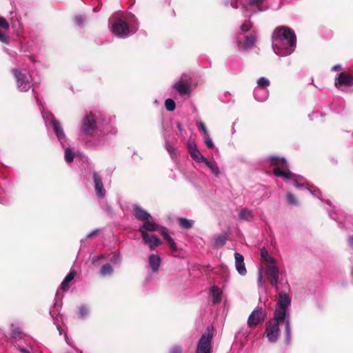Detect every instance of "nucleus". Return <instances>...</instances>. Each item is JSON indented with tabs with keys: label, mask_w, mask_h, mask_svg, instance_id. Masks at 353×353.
I'll use <instances>...</instances> for the list:
<instances>
[{
	"label": "nucleus",
	"mask_w": 353,
	"mask_h": 353,
	"mask_svg": "<svg viewBox=\"0 0 353 353\" xmlns=\"http://www.w3.org/2000/svg\"><path fill=\"white\" fill-rule=\"evenodd\" d=\"M35 99H36V100H37V103H38L39 105H41V104L40 99H39V97H38L37 95H36V96H35Z\"/></svg>",
	"instance_id": "nucleus-62"
},
{
	"label": "nucleus",
	"mask_w": 353,
	"mask_h": 353,
	"mask_svg": "<svg viewBox=\"0 0 353 353\" xmlns=\"http://www.w3.org/2000/svg\"><path fill=\"white\" fill-rule=\"evenodd\" d=\"M165 148L169 154L170 155L171 158H174L175 155V148L174 145L170 143L167 139H165Z\"/></svg>",
	"instance_id": "nucleus-35"
},
{
	"label": "nucleus",
	"mask_w": 353,
	"mask_h": 353,
	"mask_svg": "<svg viewBox=\"0 0 353 353\" xmlns=\"http://www.w3.org/2000/svg\"><path fill=\"white\" fill-rule=\"evenodd\" d=\"M7 203H8V201L6 199H0V203L6 204Z\"/></svg>",
	"instance_id": "nucleus-61"
},
{
	"label": "nucleus",
	"mask_w": 353,
	"mask_h": 353,
	"mask_svg": "<svg viewBox=\"0 0 353 353\" xmlns=\"http://www.w3.org/2000/svg\"><path fill=\"white\" fill-rule=\"evenodd\" d=\"M99 232V229L94 230L92 232L88 233L87 234V237L88 238H90V237H92V236H93L94 235H97Z\"/></svg>",
	"instance_id": "nucleus-57"
},
{
	"label": "nucleus",
	"mask_w": 353,
	"mask_h": 353,
	"mask_svg": "<svg viewBox=\"0 0 353 353\" xmlns=\"http://www.w3.org/2000/svg\"><path fill=\"white\" fill-rule=\"evenodd\" d=\"M265 163L274 168L273 172L276 176L282 177L285 181H292V185L296 188L305 187L313 196L321 199L322 194L320 190L312 185L310 186L303 176L290 172L285 159L272 156L265 159Z\"/></svg>",
	"instance_id": "nucleus-1"
},
{
	"label": "nucleus",
	"mask_w": 353,
	"mask_h": 353,
	"mask_svg": "<svg viewBox=\"0 0 353 353\" xmlns=\"http://www.w3.org/2000/svg\"><path fill=\"white\" fill-rule=\"evenodd\" d=\"M141 236L144 243L149 245L151 250H155L161 243V240L154 234H144Z\"/></svg>",
	"instance_id": "nucleus-18"
},
{
	"label": "nucleus",
	"mask_w": 353,
	"mask_h": 353,
	"mask_svg": "<svg viewBox=\"0 0 353 353\" xmlns=\"http://www.w3.org/2000/svg\"><path fill=\"white\" fill-rule=\"evenodd\" d=\"M267 316V312L261 306H257L249 315L248 325L252 328L263 322Z\"/></svg>",
	"instance_id": "nucleus-11"
},
{
	"label": "nucleus",
	"mask_w": 353,
	"mask_h": 353,
	"mask_svg": "<svg viewBox=\"0 0 353 353\" xmlns=\"http://www.w3.org/2000/svg\"><path fill=\"white\" fill-rule=\"evenodd\" d=\"M211 170V172L216 176H219L220 175V170L215 162L210 161L208 160L207 159L203 162Z\"/></svg>",
	"instance_id": "nucleus-26"
},
{
	"label": "nucleus",
	"mask_w": 353,
	"mask_h": 353,
	"mask_svg": "<svg viewBox=\"0 0 353 353\" xmlns=\"http://www.w3.org/2000/svg\"><path fill=\"white\" fill-rule=\"evenodd\" d=\"M43 119H51V123L53 125L54 132H55L58 140L63 148H65L64 159L66 162L71 163L74 159V154L68 143V139L64 133L63 128L58 120H57L50 112H42Z\"/></svg>",
	"instance_id": "nucleus-4"
},
{
	"label": "nucleus",
	"mask_w": 353,
	"mask_h": 353,
	"mask_svg": "<svg viewBox=\"0 0 353 353\" xmlns=\"http://www.w3.org/2000/svg\"><path fill=\"white\" fill-rule=\"evenodd\" d=\"M74 20L77 26H81L84 23L85 17L83 15H77L74 17Z\"/></svg>",
	"instance_id": "nucleus-40"
},
{
	"label": "nucleus",
	"mask_w": 353,
	"mask_h": 353,
	"mask_svg": "<svg viewBox=\"0 0 353 353\" xmlns=\"http://www.w3.org/2000/svg\"><path fill=\"white\" fill-rule=\"evenodd\" d=\"M148 263L152 271L157 272L161 263V259L159 255L151 254L148 257Z\"/></svg>",
	"instance_id": "nucleus-21"
},
{
	"label": "nucleus",
	"mask_w": 353,
	"mask_h": 353,
	"mask_svg": "<svg viewBox=\"0 0 353 353\" xmlns=\"http://www.w3.org/2000/svg\"><path fill=\"white\" fill-rule=\"evenodd\" d=\"M241 3L242 12L245 17H250L253 14L257 12L265 11L268 8L266 5V0H249L248 5L243 0H226L225 5L230 6L234 8H238V3Z\"/></svg>",
	"instance_id": "nucleus-5"
},
{
	"label": "nucleus",
	"mask_w": 353,
	"mask_h": 353,
	"mask_svg": "<svg viewBox=\"0 0 353 353\" xmlns=\"http://www.w3.org/2000/svg\"><path fill=\"white\" fill-rule=\"evenodd\" d=\"M214 327H208L199 340L196 353H211Z\"/></svg>",
	"instance_id": "nucleus-9"
},
{
	"label": "nucleus",
	"mask_w": 353,
	"mask_h": 353,
	"mask_svg": "<svg viewBox=\"0 0 353 353\" xmlns=\"http://www.w3.org/2000/svg\"><path fill=\"white\" fill-rule=\"evenodd\" d=\"M89 314V309L86 305H82L79 307L78 316L80 319H85Z\"/></svg>",
	"instance_id": "nucleus-34"
},
{
	"label": "nucleus",
	"mask_w": 353,
	"mask_h": 353,
	"mask_svg": "<svg viewBox=\"0 0 353 353\" xmlns=\"http://www.w3.org/2000/svg\"><path fill=\"white\" fill-rule=\"evenodd\" d=\"M178 223L184 229H189L193 225V221L185 218H179Z\"/></svg>",
	"instance_id": "nucleus-31"
},
{
	"label": "nucleus",
	"mask_w": 353,
	"mask_h": 353,
	"mask_svg": "<svg viewBox=\"0 0 353 353\" xmlns=\"http://www.w3.org/2000/svg\"><path fill=\"white\" fill-rule=\"evenodd\" d=\"M133 210L136 219L139 221H145L151 218L150 214L139 205H134Z\"/></svg>",
	"instance_id": "nucleus-19"
},
{
	"label": "nucleus",
	"mask_w": 353,
	"mask_h": 353,
	"mask_svg": "<svg viewBox=\"0 0 353 353\" xmlns=\"http://www.w3.org/2000/svg\"><path fill=\"white\" fill-rule=\"evenodd\" d=\"M172 87L181 96L190 94L191 92V77L189 74H183Z\"/></svg>",
	"instance_id": "nucleus-10"
},
{
	"label": "nucleus",
	"mask_w": 353,
	"mask_h": 353,
	"mask_svg": "<svg viewBox=\"0 0 353 353\" xmlns=\"http://www.w3.org/2000/svg\"><path fill=\"white\" fill-rule=\"evenodd\" d=\"M257 86L256 88H263L264 89H267V88L270 85V81L265 77H260L257 81Z\"/></svg>",
	"instance_id": "nucleus-33"
},
{
	"label": "nucleus",
	"mask_w": 353,
	"mask_h": 353,
	"mask_svg": "<svg viewBox=\"0 0 353 353\" xmlns=\"http://www.w3.org/2000/svg\"><path fill=\"white\" fill-rule=\"evenodd\" d=\"M349 245L353 249V236L349 238Z\"/></svg>",
	"instance_id": "nucleus-59"
},
{
	"label": "nucleus",
	"mask_w": 353,
	"mask_h": 353,
	"mask_svg": "<svg viewBox=\"0 0 353 353\" xmlns=\"http://www.w3.org/2000/svg\"><path fill=\"white\" fill-rule=\"evenodd\" d=\"M19 350L22 352V353H32V348L30 349H27V348H25V347H20L19 345H17Z\"/></svg>",
	"instance_id": "nucleus-55"
},
{
	"label": "nucleus",
	"mask_w": 353,
	"mask_h": 353,
	"mask_svg": "<svg viewBox=\"0 0 353 353\" xmlns=\"http://www.w3.org/2000/svg\"><path fill=\"white\" fill-rule=\"evenodd\" d=\"M239 217L240 220L250 221L253 217L252 211L247 208H244L239 213Z\"/></svg>",
	"instance_id": "nucleus-27"
},
{
	"label": "nucleus",
	"mask_w": 353,
	"mask_h": 353,
	"mask_svg": "<svg viewBox=\"0 0 353 353\" xmlns=\"http://www.w3.org/2000/svg\"><path fill=\"white\" fill-rule=\"evenodd\" d=\"M290 303L291 299L290 296L286 293L281 292L279 294V299L276 304L277 307L274 312V316H276V319L285 320V335L287 344L290 343L292 338L290 315L288 309Z\"/></svg>",
	"instance_id": "nucleus-3"
},
{
	"label": "nucleus",
	"mask_w": 353,
	"mask_h": 353,
	"mask_svg": "<svg viewBox=\"0 0 353 353\" xmlns=\"http://www.w3.org/2000/svg\"><path fill=\"white\" fill-rule=\"evenodd\" d=\"M159 225L154 221H150V219L145 221L143 224L140 225L139 231L141 232V236L144 234H148V231L154 232L159 230Z\"/></svg>",
	"instance_id": "nucleus-17"
},
{
	"label": "nucleus",
	"mask_w": 353,
	"mask_h": 353,
	"mask_svg": "<svg viewBox=\"0 0 353 353\" xmlns=\"http://www.w3.org/2000/svg\"><path fill=\"white\" fill-rule=\"evenodd\" d=\"M77 353H83L81 350L76 349Z\"/></svg>",
	"instance_id": "nucleus-64"
},
{
	"label": "nucleus",
	"mask_w": 353,
	"mask_h": 353,
	"mask_svg": "<svg viewBox=\"0 0 353 353\" xmlns=\"http://www.w3.org/2000/svg\"><path fill=\"white\" fill-rule=\"evenodd\" d=\"M97 129V123L92 112L85 115L82 120L81 133L83 135H92Z\"/></svg>",
	"instance_id": "nucleus-12"
},
{
	"label": "nucleus",
	"mask_w": 353,
	"mask_h": 353,
	"mask_svg": "<svg viewBox=\"0 0 353 353\" xmlns=\"http://www.w3.org/2000/svg\"><path fill=\"white\" fill-rule=\"evenodd\" d=\"M176 127H177V128H178L179 131L180 132H182V130H183V129H182V125H181V124L179 122H177V123H176Z\"/></svg>",
	"instance_id": "nucleus-60"
},
{
	"label": "nucleus",
	"mask_w": 353,
	"mask_h": 353,
	"mask_svg": "<svg viewBox=\"0 0 353 353\" xmlns=\"http://www.w3.org/2000/svg\"><path fill=\"white\" fill-rule=\"evenodd\" d=\"M260 256L261 259L263 261H265L270 264H275L276 263V259L269 255L268 252L265 247L262 248L260 250Z\"/></svg>",
	"instance_id": "nucleus-24"
},
{
	"label": "nucleus",
	"mask_w": 353,
	"mask_h": 353,
	"mask_svg": "<svg viewBox=\"0 0 353 353\" xmlns=\"http://www.w3.org/2000/svg\"><path fill=\"white\" fill-rule=\"evenodd\" d=\"M12 72L16 79L18 90L21 92L28 91L32 85L31 75L23 70L13 69Z\"/></svg>",
	"instance_id": "nucleus-7"
},
{
	"label": "nucleus",
	"mask_w": 353,
	"mask_h": 353,
	"mask_svg": "<svg viewBox=\"0 0 353 353\" xmlns=\"http://www.w3.org/2000/svg\"><path fill=\"white\" fill-rule=\"evenodd\" d=\"M158 231L161 232V234L163 236V237L165 239L168 238V235H170V234H169L166 228H165L163 226H159V228Z\"/></svg>",
	"instance_id": "nucleus-49"
},
{
	"label": "nucleus",
	"mask_w": 353,
	"mask_h": 353,
	"mask_svg": "<svg viewBox=\"0 0 353 353\" xmlns=\"http://www.w3.org/2000/svg\"><path fill=\"white\" fill-rule=\"evenodd\" d=\"M235 268L238 273L241 276H245L247 274V270L244 263V257L242 254L235 252Z\"/></svg>",
	"instance_id": "nucleus-16"
},
{
	"label": "nucleus",
	"mask_w": 353,
	"mask_h": 353,
	"mask_svg": "<svg viewBox=\"0 0 353 353\" xmlns=\"http://www.w3.org/2000/svg\"><path fill=\"white\" fill-rule=\"evenodd\" d=\"M226 239H227L226 234H222L217 235L214 239L213 245L216 248L223 247L225 243Z\"/></svg>",
	"instance_id": "nucleus-25"
},
{
	"label": "nucleus",
	"mask_w": 353,
	"mask_h": 353,
	"mask_svg": "<svg viewBox=\"0 0 353 353\" xmlns=\"http://www.w3.org/2000/svg\"><path fill=\"white\" fill-rule=\"evenodd\" d=\"M264 283L265 282L262 275V270L260 269L258 274V284L259 286H263L264 285Z\"/></svg>",
	"instance_id": "nucleus-51"
},
{
	"label": "nucleus",
	"mask_w": 353,
	"mask_h": 353,
	"mask_svg": "<svg viewBox=\"0 0 353 353\" xmlns=\"http://www.w3.org/2000/svg\"><path fill=\"white\" fill-rule=\"evenodd\" d=\"M197 125L199 130L203 133V135L208 132L205 124L203 122L199 121Z\"/></svg>",
	"instance_id": "nucleus-46"
},
{
	"label": "nucleus",
	"mask_w": 353,
	"mask_h": 353,
	"mask_svg": "<svg viewBox=\"0 0 353 353\" xmlns=\"http://www.w3.org/2000/svg\"><path fill=\"white\" fill-rule=\"evenodd\" d=\"M165 106L167 110L173 111L176 108V104L173 99L168 98L165 101Z\"/></svg>",
	"instance_id": "nucleus-37"
},
{
	"label": "nucleus",
	"mask_w": 353,
	"mask_h": 353,
	"mask_svg": "<svg viewBox=\"0 0 353 353\" xmlns=\"http://www.w3.org/2000/svg\"><path fill=\"white\" fill-rule=\"evenodd\" d=\"M267 274L271 277L279 276V270L274 264H270L266 268Z\"/></svg>",
	"instance_id": "nucleus-29"
},
{
	"label": "nucleus",
	"mask_w": 353,
	"mask_h": 353,
	"mask_svg": "<svg viewBox=\"0 0 353 353\" xmlns=\"http://www.w3.org/2000/svg\"><path fill=\"white\" fill-rule=\"evenodd\" d=\"M106 257H107V256H106L105 254H99V255H97V256H94V257L92 258V262H93V263H96V262H97L98 261H99V260H101V259H105V258H106Z\"/></svg>",
	"instance_id": "nucleus-52"
},
{
	"label": "nucleus",
	"mask_w": 353,
	"mask_h": 353,
	"mask_svg": "<svg viewBox=\"0 0 353 353\" xmlns=\"http://www.w3.org/2000/svg\"><path fill=\"white\" fill-rule=\"evenodd\" d=\"M252 27V23L250 21L248 20L245 21L241 26V30L243 32H248Z\"/></svg>",
	"instance_id": "nucleus-38"
},
{
	"label": "nucleus",
	"mask_w": 353,
	"mask_h": 353,
	"mask_svg": "<svg viewBox=\"0 0 353 353\" xmlns=\"http://www.w3.org/2000/svg\"><path fill=\"white\" fill-rule=\"evenodd\" d=\"M228 66L232 73H238L241 70V61L237 57H230L228 60Z\"/></svg>",
	"instance_id": "nucleus-20"
},
{
	"label": "nucleus",
	"mask_w": 353,
	"mask_h": 353,
	"mask_svg": "<svg viewBox=\"0 0 353 353\" xmlns=\"http://www.w3.org/2000/svg\"><path fill=\"white\" fill-rule=\"evenodd\" d=\"M112 32L120 38H126L130 34H134L137 30V23L129 25L123 20L117 19L112 26Z\"/></svg>",
	"instance_id": "nucleus-6"
},
{
	"label": "nucleus",
	"mask_w": 353,
	"mask_h": 353,
	"mask_svg": "<svg viewBox=\"0 0 353 353\" xmlns=\"http://www.w3.org/2000/svg\"><path fill=\"white\" fill-rule=\"evenodd\" d=\"M183 352V348L179 345H174L172 346L169 353H182Z\"/></svg>",
	"instance_id": "nucleus-45"
},
{
	"label": "nucleus",
	"mask_w": 353,
	"mask_h": 353,
	"mask_svg": "<svg viewBox=\"0 0 353 353\" xmlns=\"http://www.w3.org/2000/svg\"><path fill=\"white\" fill-rule=\"evenodd\" d=\"M256 41V36L255 34H250L243 37L238 36L236 38V46L239 50H247L250 49Z\"/></svg>",
	"instance_id": "nucleus-13"
},
{
	"label": "nucleus",
	"mask_w": 353,
	"mask_h": 353,
	"mask_svg": "<svg viewBox=\"0 0 353 353\" xmlns=\"http://www.w3.org/2000/svg\"><path fill=\"white\" fill-rule=\"evenodd\" d=\"M168 239H166L167 241L169 243V245L170 247V248L173 250H175L176 249V243L174 242V241L173 240V239L170 236V235H168Z\"/></svg>",
	"instance_id": "nucleus-47"
},
{
	"label": "nucleus",
	"mask_w": 353,
	"mask_h": 353,
	"mask_svg": "<svg viewBox=\"0 0 353 353\" xmlns=\"http://www.w3.org/2000/svg\"><path fill=\"white\" fill-rule=\"evenodd\" d=\"M76 272L74 270H70L69 273L66 275L65 277V281H67L68 283L72 281L74 278L75 277Z\"/></svg>",
	"instance_id": "nucleus-43"
},
{
	"label": "nucleus",
	"mask_w": 353,
	"mask_h": 353,
	"mask_svg": "<svg viewBox=\"0 0 353 353\" xmlns=\"http://www.w3.org/2000/svg\"><path fill=\"white\" fill-rule=\"evenodd\" d=\"M0 28H2L4 30H8L9 28V24L3 17H0Z\"/></svg>",
	"instance_id": "nucleus-48"
},
{
	"label": "nucleus",
	"mask_w": 353,
	"mask_h": 353,
	"mask_svg": "<svg viewBox=\"0 0 353 353\" xmlns=\"http://www.w3.org/2000/svg\"><path fill=\"white\" fill-rule=\"evenodd\" d=\"M93 182L98 198L103 199L105 196V190L101 176L95 171L93 172Z\"/></svg>",
	"instance_id": "nucleus-15"
},
{
	"label": "nucleus",
	"mask_w": 353,
	"mask_h": 353,
	"mask_svg": "<svg viewBox=\"0 0 353 353\" xmlns=\"http://www.w3.org/2000/svg\"><path fill=\"white\" fill-rule=\"evenodd\" d=\"M18 338H21V330L19 327L13 328L12 330V343L15 345Z\"/></svg>",
	"instance_id": "nucleus-32"
},
{
	"label": "nucleus",
	"mask_w": 353,
	"mask_h": 353,
	"mask_svg": "<svg viewBox=\"0 0 353 353\" xmlns=\"http://www.w3.org/2000/svg\"><path fill=\"white\" fill-rule=\"evenodd\" d=\"M287 201H288V204H290V205H298L297 200L295 199L294 195L291 193L287 194Z\"/></svg>",
	"instance_id": "nucleus-39"
},
{
	"label": "nucleus",
	"mask_w": 353,
	"mask_h": 353,
	"mask_svg": "<svg viewBox=\"0 0 353 353\" xmlns=\"http://www.w3.org/2000/svg\"><path fill=\"white\" fill-rule=\"evenodd\" d=\"M254 96L258 101H265L269 96V91L268 89L263 88H255L254 90Z\"/></svg>",
	"instance_id": "nucleus-22"
},
{
	"label": "nucleus",
	"mask_w": 353,
	"mask_h": 353,
	"mask_svg": "<svg viewBox=\"0 0 353 353\" xmlns=\"http://www.w3.org/2000/svg\"><path fill=\"white\" fill-rule=\"evenodd\" d=\"M112 126H109V127H107L105 129L104 128L103 130H102V133L103 134H108V133H110V132H112Z\"/></svg>",
	"instance_id": "nucleus-56"
},
{
	"label": "nucleus",
	"mask_w": 353,
	"mask_h": 353,
	"mask_svg": "<svg viewBox=\"0 0 353 353\" xmlns=\"http://www.w3.org/2000/svg\"><path fill=\"white\" fill-rule=\"evenodd\" d=\"M330 216L334 220H336V221L339 222V225L341 227H345V228H347V223L346 222L344 223L343 225H342L343 223L335 216H334L332 212H330ZM352 219L351 217H345V221H350Z\"/></svg>",
	"instance_id": "nucleus-44"
},
{
	"label": "nucleus",
	"mask_w": 353,
	"mask_h": 353,
	"mask_svg": "<svg viewBox=\"0 0 353 353\" xmlns=\"http://www.w3.org/2000/svg\"><path fill=\"white\" fill-rule=\"evenodd\" d=\"M203 139L204 143L208 148L212 149L214 148V145L212 139L210 138L209 132L203 134Z\"/></svg>",
	"instance_id": "nucleus-36"
},
{
	"label": "nucleus",
	"mask_w": 353,
	"mask_h": 353,
	"mask_svg": "<svg viewBox=\"0 0 353 353\" xmlns=\"http://www.w3.org/2000/svg\"><path fill=\"white\" fill-rule=\"evenodd\" d=\"M121 261V256L119 254H114L110 259V262L113 264H118Z\"/></svg>",
	"instance_id": "nucleus-42"
},
{
	"label": "nucleus",
	"mask_w": 353,
	"mask_h": 353,
	"mask_svg": "<svg viewBox=\"0 0 353 353\" xmlns=\"http://www.w3.org/2000/svg\"><path fill=\"white\" fill-rule=\"evenodd\" d=\"M187 147H188L189 153L198 148L194 141L192 140V139L188 140V143H187Z\"/></svg>",
	"instance_id": "nucleus-41"
},
{
	"label": "nucleus",
	"mask_w": 353,
	"mask_h": 353,
	"mask_svg": "<svg viewBox=\"0 0 353 353\" xmlns=\"http://www.w3.org/2000/svg\"><path fill=\"white\" fill-rule=\"evenodd\" d=\"M68 283L67 281H65V279H63V281H62L61 284V288L63 290V291H66L68 290Z\"/></svg>",
	"instance_id": "nucleus-54"
},
{
	"label": "nucleus",
	"mask_w": 353,
	"mask_h": 353,
	"mask_svg": "<svg viewBox=\"0 0 353 353\" xmlns=\"http://www.w3.org/2000/svg\"><path fill=\"white\" fill-rule=\"evenodd\" d=\"M341 69V66L339 64L335 65L332 67V71H339Z\"/></svg>",
	"instance_id": "nucleus-58"
},
{
	"label": "nucleus",
	"mask_w": 353,
	"mask_h": 353,
	"mask_svg": "<svg viewBox=\"0 0 353 353\" xmlns=\"http://www.w3.org/2000/svg\"><path fill=\"white\" fill-rule=\"evenodd\" d=\"M211 294L214 304H218L221 302L222 292L218 286L212 287Z\"/></svg>",
	"instance_id": "nucleus-23"
},
{
	"label": "nucleus",
	"mask_w": 353,
	"mask_h": 353,
	"mask_svg": "<svg viewBox=\"0 0 353 353\" xmlns=\"http://www.w3.org/2000/svg\"><path fill=\"white\" fill-rule=\"evenodd\" d=\"M334 84L336 87L353 85V74L347 72H341L336 78Z\"/></svg>",
	"instance_id": "nucleus-14"
},
{
	"label": "nucleus",
	"mask_w": 353,
	"mask_h": 353,
	"mask_svg": "<svg viewBox=\"0 0 353 353\" xmlns=\"http://www.w3.org/2000/svg\"><path fill=\"white\" fill-rule=\"evenodd\" d=\"M279 278V276H274V277H271V279H270V283H271L272 286L276 289L278 288Z\"/></svg>",
	"instance_id": "nucleus-50"
},
{
	"label": "nucleus",
	"mask_w": 353,
	"mask_h": 353,
	"mask_svg": "<svg viewBox=\"0 0 353 353\" xmlns=\"http://www.w3.org/2000/svg\"><path fill=\"white\" fill-rule=\"evenodd\" d=\"M190 154L191 157L196 162L198 163H203L206 158H205L201 153L199 152L198 148L195 150L192 151L190 152Z\"/></svg>",
	"instance_id": "nucleus-28"
},
{
	"label": "nucleus",
	"mask_w": 353,
	"mask_h": 353,
	"mask_svg": "<svg viewBox=\"0 0 353 353\" xmlns=\"http://www.w3.org/2000/svg\"><path fill=\"white\" fill-rule=\"evenodd\" d=\"M296 37L293 30L285 26L277 28L272 36V45L275 54L280 57L291 54L295 50Z\"/></svg>",
	"instance_id": "nucleus-2"
},
{
	"label": "nucleus",
	"mask_w": 353,
	"mask_h": 353,
	"mask_svg": "<svg viewBox=\"0 0 353 353\" xmlns=\"http://www.w3.org/2000/svg\"><path fill=\"white\" fill-rule=\"evenodd\" d=\"M50 314L52 316V317H53V310L52 309H50Z\"/></svg>",
	"instance_id": "nucleus-63"
},
{
	"label": "nucleus",
	"mask_w": 353,
	"mask_h": 353,
	"mask_svg": "<svg viewBox=\"0 0 353 353\" xmlns=\"http://www.w3.org/2000/svg\"><path fill=\"white\" fill-rule=\"evenodd\" d=\"M281 323L285 325V320L276 319V316H274L273 318L267 323L265 334L269 342L274 343L277 341L280 335L279 325Z\"/></svg>",
	"instance_id": "nucleus-8"
},
{
	"label": "nucleus",
	"mask_w": 353,
	"mask_h": 353,
	"mask_svg": "<svg viewBox=\"0 0 353 353\" xmlns=\"http://www.w3.org/2000/svg\"><path fill=\"white\" fill-rule=\"evenodd\" d=\"M0 41L7 43L8 42V39L5 33L0 31Z\"/></svg>",
	"instance_id": "nucleus-53"
},
{
	"label": "nucleus",
	"mask_w": 353,
	"mask_h": 353,
	"mask_svg": "<svg viewBox=\"0 0 353 353\" xmlns=\"http://www.w3.org/2000/svg\"><path fill=\"white\" fill-rule=\"evenodd\" d=\"M114 272L112 267L109 264L106 263L103 265L100 270V274L103 276H110Z\"/></svg>",
	"instance_id": "nucleus-30"
}]
</instances>
